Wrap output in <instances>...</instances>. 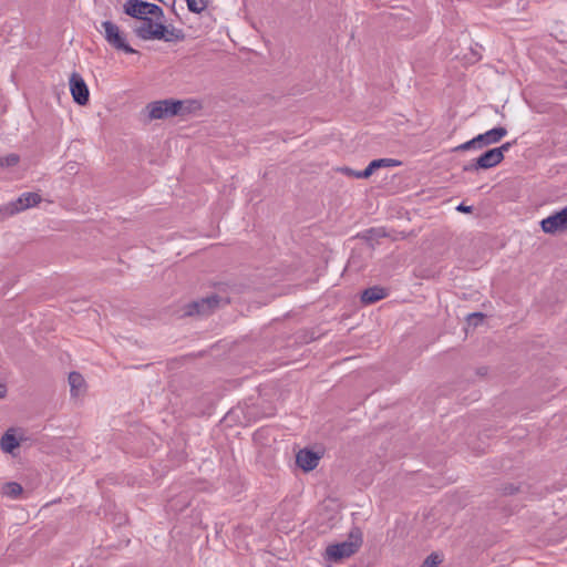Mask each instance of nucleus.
<instances>
[{
  "label": "nucleus",
  "instance_id": "1",
  "mask_svg": "<svg viewBox=\"0 0 567 567\" xmlns=\"http://www.w3.org/2000/svg\"><path fill=\"white\" fill-rule=\"evenodd\" d=\"M134 33L142 40H163L165 42H179L185 39L182 29H168L162 22H155L152 18H144V23L134 29Z\"/></svg>",
  "mask_w": 567,
  "mask_h": 567
},
{
  "label": "nucleus",
  "instance_id": "2",
  "mask_svg": "<svg viewBox=\"0 0 567 567\" xmlns=\"http://www.w3.org/2000/svg\"><path fill=\"white\" fill-rule=\"evenodd\" d=\"M363 543L362 532L359 527L351 528L348 539L341 543L331 544L326 548L324 559L331 563H339L355 554Z\"/></svg>",
  "mask_w": 567,
  "mask_h": 567
},
{
  "label": "nucleus",
  "instance_id": "3",
  "mask_svg": "<svg viewBox=\"0 0 567 567\" xmlns=\"http://www.w3.org/2000/svg\"><path fill=\"white\" fill-rule=\"evenodd\" d=\"M146 109L148 110V117L151 120H164L190 112L188 107H185L183 101L175 99L151 102L147 104Z\"/></svg>",
  "mask_w": 567,
  "mask_h": 567
},
{
  "label": "nucleus",
  "instance_id": "4",
  "mask_svg": "<svg viewBox=\"0 0 567 567\" xmlns=\"http://www.w3.org/2000/svg\"><path fill=\"white\" fill-rule=\"evenodd\" d=\"M101 25L104 29L105 41L113 49L122 51L126 54H140L137 50H135L128 44L125 33L120 29V27L116 23L106 20L103 21Z\"/></svg>",
  "mask_w": 567,
  "mask_h": 567
},
{
  "label": "nucleus",
  "instance_id": "5",
  "mask_svg": "<svg viewBox=\"0 0 567 567\" xmlns=\"http://www.w3.org/2000/svg\"><path fill=\"white\" fill-rule=\"evenodd\" d=\"M224 299L219 297L217 293H212L207 297L193 300L184 306V316L193 317V316H205L213 312L216 308L219 307V303Z\"/></svg>",
  "mask_w": 567,
  "mask_h": 567
},
{
  "label": "nucleus",
  "instance_id": "6",
  "mask_svg": "<svg viewBox=\"0 0 567 567\" xmlns=\"http://www.w3.org/2000/svg\"><path fill=\"white\" fill-rule=\"evenodd\" d=\"M401 165V162L393 158H377L371 161L363 171H354L350 167H342L340 171L349 177L367 179L372 176L374 172L382 167H394Z\"/></svg>",
  "mask_w": 567,
  "mask_h": 567
},
{
  "label": "nucleus",
  "instance_id": "7",
  "mask_svg": "<svg viewBox=\"0 0 567 567\" xmlns=\"http://www.w3.org/2000/svg\"><path fill=\"white\" fill-rule=\"evenodd\" d=\"M42 200L38 193H23L16 200L0 207V212H3V218L12 216L17 213L34 207Z\"/></svg>",
  "mask_w": 567,
  "mask_h": 567
},
{
  "label": "nucleus",
  "instance_id": "8",
  "mask_svg": "<svg viewBox=\"0 0 567 567\" xmlns=\"http://www.w3.org/2000/svg\"><path fill=\"white\" fill-rule=\"evenodd\" d=\"M499 153L494 148H488L483 152L478 157L465 164L462 168L463 172H480L482 169H489L497 166L501 162Z\"/></svg>",
  "mask_w": 567,
  "mask_h": 567
},
{
  "label": "nucleus",
  "instance_id": "9",
  "mask_svg": "<svg viewBox=\"0 0 567 567\" xmlns=\"http://www.w3.org/2000/svg\"><path fill=\"white\" fill-rule=\"evenodd\" d=\"M69 86L73 101L80 106H85L90 101V91L82 75L73 72L70 75Z\"/></svg>",
  "mask_w": 567,
  "mask_h": 567
},
{
  "label": "nucleus",
  "instance_id": "10",
  "mask_svg": "<svg viewBox=\"0 0 567 567\" xmlns=\"http://www.w3.org/2000/svg\"><path fill=\"white\" fill-rule=\"evenodd\" d=\"M540 227L544 233L551 235L567 230V206L544 218Z\"/></svg>",
  "mask_w": 567,
  "mask_h": 567
},
{
  "label": "nucleus",
  "instance_id": "11",
  "mask_svg": "<svg viewBox=\"0 0 567 567\" xmlns=\"http://www.w3.org/2000/svg\"><path fill=\"white\" fill-rule=\"evenodd\" d=\"M320 454L310 450L302 449L296 455V464L303 471L310 472L313 471L320 461Z\"/></svg>",
  "mask_w": 567,
  "mask_h": 567
},
{
  "label": "nucleus",
  "instance_id": "12",
  "mask_svg": "<svg viewBox=\"0 0 567 567\" xmlns=\"http://www.w3.org/2000/svg\"><path fill=\"white\" fill-rule=\"evenodd\" d=\"M507 135V130L504 126L493 127L485 133L478 134V141L481 143V147H487L489 145L496 144L501 142Z\"/></svg>",
  "mask_w": 567,
  "mask_h": 567
},
{
  "label": "nucleus",
  "instance_id": "13",
  "mask_svg": "<svg viewBox=\"0 0 567 567\" xmlns=\"http://www.w3.org/2000/svg\"><path fill=\"white\" fill-rule=\"evenodd\" d=\"M389 295L388 289L380 287V286H373L369 287L361 292V302L363 305H372L375 303L384 298H386Z\"/></svg>",
  "mask_w": 567,
  "mask_h": 567
},
{
  "label": "nucleus",
  "instance_id": "14",
  "mask_svg": "<svg viewBox=\"0 0 567 567\" xmlns=\"http://www.w3.org/2000/svg\"><path fill=\"white\" fill-rule=\"evenodd\" d=\"M123 12L134 19L143 20L145 17L144 0H127L123 6Z\"/></svg>",
  "mask_w": 567,
  "mask_h": 567
},
{
  "label": "nucleus",
  "instance_id": "15",
  "mask_svg": "<svg viewBox=\"0 0 567 567\" xmlns=\"http://www.w3.org/2000/svg\"><path fill=\"white\" fill-rule=\"evenodd\" d=\"M13 431V429L8 430L0 440L2 451L10 454L20 446L22 441H24L23 435L17 437Z\"/></svg>",
  "mask_w": 567,
  "mask_h": 567
},
{
  "label": "nucleus",
  "instance_id": "16",
  "mask_svg": "<svg viewBox=\"0 0 567 567\" xmlns=\"http://www.w3.org/2000/svg\"><path fill=\"white\" fill-rule=\"evenodd\" d=\"M70 392L72 396H78L81 389L85 385L83 375L80 372L72 371L69 374Z\"/></svg>",
  "mask_w": 567,
  "mask_h": 567
},
{
  "label": "nucleus",
  "instance_id": "17",
  "mask_svg": "<svg viewBox=\"0 0 567 567\" xmlns=\"http://www.w3.org/2000/svg\"><path fill=\"white\" fill-rule=\"evenodd\" d=\"M3 493L11 498H18L23 493V487L17 482H9L6 483Z\"/></svg>",
  "mask_w": 567,
  "mask_h": 567
},
{
  "label": "nucleus",
  "instance_id": "18",
  "mask_svg": "<svg viewBox=\"0 0 567 567\" xmlns=\"http://www.w3.org/2000/svg\"><path fill=\"white\" fill-rule=\"evenodd\" d=\"M470 150H482L477 135L475 137H473L472 140L454 147L453 152H465V151H470Z\"/></svg>",
  "mask_w": 567,
  "mask_h": 567
},
{
  "label": "nucleus",
  "instance_id": "19",
  "mask_svg": "<svg viewBox=\"0 0 567 567\" xmlns=\"http://www.w3.org/2000/svg\"><path fill=\"white\" fill-rule=\"evenodd\" d=\"M187 9L193 13H202L208 6L207 0H186Z\"/></svg>",
  "mask_w": 567,
  "mask_h": 567
},
{
  "label": "nucleus",
  "instance_id": "20",
  "mask_svg": "<svg viewBox=\"0 0 567 567\" xmlns=\"http://www.w3.org/2000/svg\"><path fill=\"white\" fill-rule=\"evenodd\" d=\"M147 14L162 19L164 17V11L159 6L145 1V17H147Z\"/></svg>",
  "mask_w": 567,
  "mask_h": 567
},
{
  "label": "nucleus",
  "instance_id": "21",
  "mask_svg": "<svg viewBox=\"0 0 567 567\" xmlns=\"http://www.w3.org/2000/svg\"><path fill=\"white\" fill-rule=\"evenodd\" d=\"M20 162L18 154L11 153L7 156L0 157V167H13Z\"/></svg>",
  "mask_w": 567,
  "mask_h": 567
},
{
  "label": "nucleus",
  "instance_id": "22",
  "mask_svg": "<svg viewBox=\"0 0 567 567\" xmlns=\"http://www.w3.org/2000/svg\"><path fill=\"white\" fill-rule=\"evenodd\" d=\"M498 491L504 496L515 495L518 492H520V485H515L513 483H505L498 487Z\"/></svg>",
  "mask_w": 567,
  "mask_h": 567
},
{
  "label": "nucleus",
  "instance_id": "23",
  "mask_svg": "<svg viewBox=\"0 0 567 567\" xmlns=\"http://www.w3.org/2000/svg\"><path fill=\"white\" fill-rule=\"evenodd\" d=\"M442 555L431 553L423 561L422 567H437L442 563Z\"/></svg>",
  "mask_w": 567,
  "mask_h": 567
},
{
  "label": "nucleus",
  "instance_id": "24",
  "mask_svg": "<svg viewBox=\"0 0 567 567\" xmlns=\"http://www.w3.org/2000/svg\"><path fill=\"white\" fill-rule=\"evenodd\" d=\"M485 315L482 312H473L467 316V323L473 327H477L483 322Z\"/></svg>",
  "mask_w": 567,
  "mask_h": 567
},
{
  "label": "nucleus",
  "instance_id": "25",
  "mask_svg": "<svg viewBox=\"0 0 567 567\" xmlns=\"http://www.w3.org/2000/svg\"><path fill=\"white\" fill-rule=\"evenodd\" d=\"M514 144H516V140H514L512 142H506L498 147H494V150H496L499 153L498 157H499L501 162L504 161L505 153L508 152Z\"/></svg>",
  "mask_w": 567,
  "mask_h": 567
},
{
  "label": "nucleus",
  "instance_id": "26",
  "mask_svg": "<svg viewBox=\"0 0 567 567\" xmlns=\"http://www.w3.org/2000/svg\"><path fill=\"white\" fill-rule=\"evenodd\" d=\"M385 234H381V231L379 229H375V228H371L369 230L365 231V234L363 235V238L370 240L372 239L373 237H382L384 236Z\"/></svg>",
  "mask_w": 567,
  "mask_h": 567
},
{
  "label": "nucleus",
  "instance_id": "27",
  "mask_svg": "<svg viewBox=\"0 0 567 567\" xmlns=\"http://www.w3.org/2000/svg\"><path fill=\"white\" fill-rule=\"evenodd\" d=\"M456 210H457V212H460V213H464V214H471V213H473L474 207H473V206L465 205V203H461V204L456 207Z\"/></svg>",
  "mask_w": 567,
  "mask_h": 567
},
{
  "label": "nucleus",
  "instance_id": "28",
  "mask_svg": "<svg viewBox=\"0 0 567 567\" xmlns=\"http://www.w3.org/2000/svg\"><path fill=\"white\" fill-rule=\"evenodd\" d=\"M488 372V368L487 367H480L476 369V374L478 377H485Z\"/></svg>",
  "mask_w": 567,
  "mask_h": 567
},
{
  "label": "nucleus",
  "instance_id": "29",
  "mask_svg": "<svg viewBox=\"0 0 567 567\" xmlns=\"http://www.w3.org/2000/svg\"><path fill=\"white\" fill-rule=\"evenodd\" d=\"M7 394V386L0 383V399H3Z\"/></svg>",
  "mask_w": 567,
  "mask_h": 567
},
{
  "label": "nucleus",
  "instance_id": "30",
  "mask_svg": "<svg viewBox=\"0 0 567 567\" xmlns=\"http://www.w3.org/2000/svg\"><path fill=\"white\" fill-rule=\"evenodd\" d=\"M0 216H2V217H3V212H0Z\"/></svg>",
  "mask_w": 567,
  "mask_h": 567
}]
</instances>
